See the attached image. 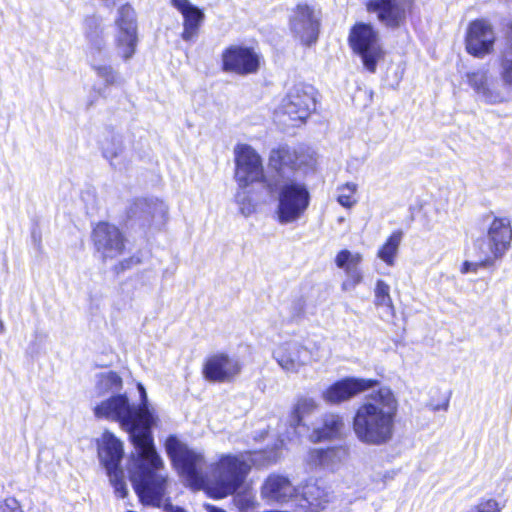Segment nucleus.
I'll return each instance as SVG.
<instances>
[{"mask_svg": "<svg viewBox=\"0 0 512 512\" xmlns=\"http://www.w3.org/2000/svg\"><path fill=\"white\" fill-rule=\"evenodd\" d=\"M512 228L508 218L494 217L485 237L478 238L474 247L483 255H489L495 261L502 259L510 248Z\"/></svg>", "mask_w": 512, "mask_h": 512, "instance_id": "nucleus-9", "label": "nucleus"}, {"mask_svg": "<svg viewBox=\"0 0 512 512\" xmlns=\"http://www.w3.org/2000/svg\"><path fill=\"white\" fill-rule=\"evenodd\" d=\"M498 64L503 85L512 89V23L507 27L504 45L498 56Z\"/></svg>", "mask_w": 512, "mask_h": 512, "instance_id": "nucleus-26", "label": "nucleus"}, {"mask_svg": "<svg viewBox=\"0 0 512 512\" xmlns=\"http://www.w3.org/2000/svg\"><path fill=\"white\" fill-rule=\"evenodd\" d=\"M139 404L129 401L126 393L110 396L97 404L93 411L97 418L120 423L129 435L134 451L128 459L127 470L140 501L160 505L167 488V476L161 473L164 461L158 453L153 429L158 416L148 400L142 383H137Z\"/></svg>", "mask_w": 512, "mask_h": 512, "instance_id": "nucleus-1", "label": "nucleus"}, {"mask_svg": "<svg viewBox=\"0 0 512 512\" xmlns=\"http://www.w3.org/2000/svg\"><path fill=\"white\" fill-rule=\"evenodd\" d=\"M261 56L252 47L231 45L222 52V70L245 76L260 68Z\"/></svg>", "mask_w": 512, "mask_h": 512, "instance_id": "nucleus-13", "label": "nucleus"}, {"mask_svg": "<svg viewBox=\"0 0 512 512\" xmlns=\"http://www.w3.org/2000/svg\"><path fill=\"white\" fill-rule=\"evenodd\" d=\"M165 450L173 467L189 485L206 486L218 498L238 491L250 471V465L241 456L228 454L212 465L208 475L203 454L189 448L176 435L166 438Z\"/></svg>", "mask_w": 512, "mask_h": 512, "instance_id": "nucleus-2", "label": "nucleus"}, {"mask_svg": "<svg viewBox=\"0 0 512 512\" xmlns=\"http://www.w3.org/2000/svg\"><path fill=\"white\" fill-rule=\"evenodd\" d=\"M235 179L239 188L246 189L252 183L262 182L265 186V177L260 155L248 144H239L235 147Z\"/></svg>", "mask_w": 512, "mask_h": 512, "instance_id": "nucleus-10", "label": "nucleus"}, {"mask_svg": "<svg viewBox=\"0 0 512 512\" xmlns=\"http://www.w3.org/2000/svg\"><path fill=\"white\" fill-rule=\"evenodd\" d=\"M32 238H33V240L35 242L37 241V237H36V232L35 231L32 232Z\"/></svg>", "mask_w": 512, "mask_h": 512, "instance_id": "nucleus-49", "label": "nucleus"}, {"mask_svg": "<svg viewBox=\"0 0 512 512\" xmlns=\"http://www.w3.org/2000/svg\"><path fill=\"white\" fill-rule=\"evenodd\" d=\"M356 410L352 427L357 439L367 445L380 446L392 439L397 401L392 390L380 387Z\"/></svg>", "mask_w": 512, "mask_h": 512, "instance_id": "nucleus-3", "label": "nucleus"}, {"mask_svg": "<svg viewBox=\"0 0 512 512\" xmlns=\"http://www.w3.org/2000/svg\"><path fill=\"white\" fill-rule=\"evenodd\" d=\"M283 112L293 122L303 123L316 109L314 88L312 86H294L283 100Z\"/></svg>", "mask_w": 512, "mask_h": 512, "instance_id": "nucleus-15", "label": "nucleus"}, {"mask_svg": "<svg viewBox=\"0 0 512 512\" xmlns=\"http://www.w3.org/2000/svg\"><path fill=\"white\" fill-rule=\"evenodd\" d=\"M356 189V184L346 183L339 188L340 193L337 196V202L345 208H351L356 203V200L353 199V194L356 192Z\"/></svg>", "mask_w": 512, "mask_h": 512, "instance_id": "nucleus-38", "label": "nucleus"}, {"mask_svg": "<svg viewBox=\"0 0 512 512\" xmlns=\"http://www.w3.org/2000/svg\"><path fill=\"white\" fill-rule=\"evenodd\" d=\"M241 371V364L226 353L209 356L203 365V377L212 383L231 382Z\"/></svg>", "mask_w": 512, "mask_h": 512, "instance_id": "nucleus-18", "label": "nucleus"}, {"mask_svg": "<svg viewBox=\"0 0 512 512\" xmlns=\"http://www.w3.org/2000/svg\"><path fill=\"white\" fill-rule=\"evenodd\" d=\"M343 426L342 416L335 413H326L322 417L321 426L313 429L310 438L314 442L336 438L340 435Z\"/></svg>", "mask_w": 512, "mask_h": 512, "instance_id": "nucleus-27", "label": "nucleus"}, {"mask_svg": "<svg viewBox=\"0 0 512 512\" xmlns=\"http://www.w3.org/2000/svg\"><path fill=\"white\" fill-rule=\"evenodd\" d=\"M0 512H23V510L15 498H7L0 504Z\"/></svg>", "mask_w": 512, "mask_h": 512, "instance_id": "nucleus-41", "label": "nucleus"}, {"mask_svg": "<svg viewBox=\"0 0 512 512\" xmlns=\"http://www.w3.org/2000/svg\"><path fill=\"white\" fill-rule=\"evenodd\" d=\"M5 332V325L4 322L0 319V334H3Z\"/></svg>", "mask_w": 512, "mask_h": 512, "instance_id": "nucleus-48", "label": "nucleus"}, {"mask_svg": "<svg viewBox=\"0 0 512 512\" xmlns=\"http://www.w3.org/2000/svg\"><path fill=\"white\" fill-rule=\"evenodd\" d=\"M294 152L296 154V159L294 160L295 171L303 170L304 172H307L315 167V152L312 151L310 148L299 147L297 149H294Z\"/></svg>", "mask_w": 512, "mask_h": 512, "instance_id": "nucleus-34", "label": "nucleus"}, {"mask_svg": "<svg viewBox=\"0 0 512 512\" xmlns=\"http://www.w3.org/2000/svg\"><path fill=\"white\" fill-rule=\"evenodd\" d=\"M294 148L280 145L270 151L268 166L274 172L271 177H292L295 172Z\"/></svg>", "mask_w": 512, "mask_h": 512, "instance_id": "nucleus-23", "label": "nucleus"}, {"mask_svg": "<svg viewBox=\"0 0 512 512\" xmlns=\"http://www.w3.org/2000/svg\"><path fill=\"white\" fill-rule=\"evenodd\" d=\"M362 261V256L359 253L353 254L348 249H343L338 252L335 258V264L338 268L346 270L350 267L358 266Z\"/></svg>", "mask_w": 512, "mask_h": 512, "instance_id": "nucleus-35", "label": "nucleus"}, {"mask_svg": "<svg viewBox=\"0 0 512 512\" xmlns=\"http://www.w3.org/2000/svg\"><path fill=\"white\" fill-rule=\"evenodd\" d=\"M316 408V402L312 398H301L293 406L289 417V427L293 433L302 436L308 432L309 428L303 423L305 414L312 412Z\"/></svg>", "mask_w": 512, "mask_h": 512, "instance_id": "nucleus-29", "label": "nucleus"}, {"mask_svg": "<svg viewBox=\"0 0 512 512\" xmlns=\"http://www.w3.org/2000/svg\"><path fill=\"white\" fill-rule=\"evenodd\" d=\"M347 456V450L342 446L315 449L311 452L314 464L329 470H334Z\"/></svg>", "mask_w": 512, "mask_h": 512, "instance_id": "nucleus-28", "label": "nucleus"}, {"mask_svg": "<svg viewBox=\"0 0 512 512\" xmlns=\"http://www.w3.org/2000/svg\"><path fill=\"white\" fill-rule=\"evenodd\" d=\"M91 239L102 261L115 259L125 250L124 234L117 226L108 222H99L92 230Z\"/></svg>", "mask_w": 512, "mask_h": 512, "instance_id": "nucleus-12", "label": "nucleus"}, {"mask_svg": "<svg viewBox=\"0 0 512 512\" xmlns=\"http://www.w3.org/2000/svg\"><path fill=\"white\" fill-rule=\"evenodd\" d=\"M162 500H164V497L162 498ZM141 502L144 503V504H147L144 501H141ZM148 504L151 505V503H148ZM152 506H155V507L163 506V510L165 512H186L182 507L174 506L169 501H166V502L161 501L160 505H153L152 504Z\"/></svg>", "mask_w": 512, "mask_h": 512, "instance_id": "nucleus-44", "label": "nucleus"}, {"mask_svg": "<svg viewBox=\"0 0 512 512\" xmlns=\"http://www.w3.org/2000/svg\"><path fill=\"white\" fill-rule=\"evenodd\" d=\"M83 29L85 38L88 42L90 53L92 55L93 61H95L97 55L99 57L104 55L106 46L101 17L97 15H90L85 17Z\"/></svg>", "mask_w": 512, "mask_h": 512, "instance_id": "nucleus-24", "label": "nucleus"}, {"mask_svg": "<svg viewBox=\"0 0 512 512\" xmlns=\"http://www.w3.org/2000/svg\"><path fill=\"white\" fill-rule=\"evenodd\" d=\"M344 271L346 272L348 278L351 280L353 286L358 285L362 281V273L358 266L350 267Z\"/></svg>", "mask_w": 512, "mask_h": 512, "instance_id": "nucleus-43", "label": "nucleus"}, {"mask_svg": "<svg viewBox=\"0 0 512 512\" xmlns=\"http://www.w3.org/2000/svg\"><path fill=\"white\" fill-rule=\"evenodd\" d=\"M98 458L104 467L111 485L119 498L128 495L121 462L124 456L123 443L110 431L106 430L97 440Z\"/></svg>", "mask_w": 512, "mask_h": 512, "instance_id": "nucleus-5", "label": "nucleus"}, {"mask_svg": "<svg viewBox=\"0 0 512 512\" xmlns=\"http://www.w3.org/2000/svg\"><path fill=\"white\" fill-rule=\"evenodd\" d=\"M115 24L119 29L118 46L122 49L123 58L130 59L135 53L137 44V21L133 7L126 3L119 7Z\"/></svg>", "mask_w": 512, "mask_h": 512, "instance_id": "nucleus-17", "label": "nucleus"}, {"mask_svg": "<svg viewBox=\"0 0 512 512\" xmlns=\"http://www.w3.org/2000/svg\"><path fill=\"white\" fill-rule=\"evenodd\" d=\"M475 512H500V511H499L498 503L493 499H489L485 502L480 503L477 506Z\"/></svg>", "mask_w": 512, "mask_h": 512, "instance_id": "nucleus-42", "label": "nucleus"}, {"mask_svg": "<svg viewBox=\"0 0 512 512\" xmlns=\"http://www.w3.org/2000/svg\"><path fill=\"white\" fill-rule=\"evenodd\" d=\"M101 150L103 157L109 160L111 166L116 168L114 160L118 158L124 150L122 136L112 130L107 131L104 139L101 141Z\"/></svg>", "mask_w": 512, "mask_h": 512, "instance_id": "nucleus-31", "label": "nucleus"}, {"mask_svg": "<svg viewBox=\"0 0 512 512\" xmlns=\"http://www.w3.org/2000/svg\"><path fill=\"white\" fill-rule=\"evenodd\" d=\"M378 384L379 381L376 379L344 377L335 381L323 391L322 397L325 402L338 405L352 399L362 392L373 389Z\"/></svg>", "mask_w": 512, "mask_h": 512, "instance_id": "nucleus-14", "label": "nucleus"}, {"mask_svg": "<svg viewBox=\"0 0 512 512\" xmlns=\"http://www.w3.org/2000/svg\"><path fill=\"white\" fill-rule=\"evenodd\" d=\"M374 304L377 307H384L387 313L394 315V305L390 296V286L382 279L376 281L374 289Z\"/></svg>", "mask_w": 512, "mask_h": 512, "instance_id": "nucleus-33", "label": "nucleus"}, {"mask_svg": "<svg viewBox=\"0 0 512 512\" xmlns=\"http://www.w3.org/2000/svg\"><path fill=\"white\" fill-rule=\"evenodd\" d=\"M170 2L183 17L182 40L185 42L195 41L205 19L203 10L189 0H170Z\"/></svg>", "mask_w": 512, "mask_h": 512, "instance_id": "nucleus-19", "label": "nucleus"}, {"mask_svg": "<svg viewBox=\"0 0 512 512\" xmlns=\"http://www.w3.org/2000/svg\"><path fill=\"white\" fill-rule=\"evenodd\" d=\"M466 78L469 86L483 102L494 105L506 100L505 95L500 90L489 86V71L487 69L468 72Z\"/></svg>", "mask_w": 512, "mask_h": 512, "instance_id": "nucleus-21", "label": "nucleus"}, {"mask_svg": "<svg viewBox=\"0 0 512 512\" xmlns=\"http://www.w3.org/2000/svg\"><path fill=\"white\" fill-rule=\"evenodd\" d=\"M123 380L115 371L101 372L96 375L95 389L99 396L121 394Z\"/></svg>", "mask_w": 512, "mask_h": 512, "instance_id": "nucleus-30", "label": "nucleus"}, {"mask_svg": "<svg viewBox=\"0 0 512 512\" xmlns=\"http://www.w3.org/2000/svg\"><path fill=\"white\" fill-rule=\"evenodd\" d=\"M333 499V492L324 481H309L302 489V500L306 503L309 512H320Z\"/></svg>", "mask_w": 512, "mask_h": 512, "instance_id": "nucleus-22", "label": "nucleus"}, {"mask_svg": "<svg viewBox=\"0 0 512 512\" xmlns=\"http://www.w3.org/2000/svg\"><path fill=\"white\" fill-rule=\"evenodd\" d=\"M494 263L495 260L492 257H490L489 255H483L479 251V261H464L461 267V272L463 274H468L471 272L476 273L479 268H488L493 266Z\"/></svg>", "mask_w": 512, "mask_h": 512, "instance_id": "nucleus-37", "label": "nucleus"}, {"mask_svg": "<svg viewBox=\"0 0 512 512\" xmlns=\"http://www.w3.org/2000/svg\"><path fill=\"white\" fill-rule=\"evenodd\" d=\"M403 235L402 230H395L378 250L377 256L388 266L394 265Z\"/></svg>", "mask_w": 512, "mask_h": 512, "instance_id": "nucleus-32", "label": "nucleus"}, {"mask_svg": "<svg viewBox=\"0 0 512 512\" xmlns=\"http://www.w3.org/2000/svg\"><path fill=\"white\" fill-rule=\"evenodd\" d=\"M141 262L140 258L137 256H132L127 259L120 261L115 265L114 271L119 274L124 272L125 270L130 269L132 266L137 265Z\"/></svg>", "mask_w": 512, "mask_h": 512, "instance_id": "nucleus-40", "label": "nucleus"}, {"mask_svg": "<svg viewBox=\"0 0 512 512\" xmlns=\"http://www.w3.org/2000/svg\"><path fill=\"white\" fill-rule=\"evenodd\" d=\"M273 357L284 370L296 372L310 360L311 353L299 342L291 341L279 346L273 352Z\"/></svg>", "mask_w": 512, "mask_h": 512, "instance_id": "nucleus-20", "label": "nucleus"}, {"mask_svg": "<svg viewBox=\"0 0 512 512\" xmlns=\"http://www.w3.org/2000/svg\"><path fill=\"white\" fill-rule=\"evenodd\" d=\"M93 70L97 76L104 80L106 86H112L119 82L120 74L111 65H96L92 64Z\"/></svg>", "mask_w": 512, "mask_h": 512, "instance_id": "nucleus-36", "label": "nucleus"}, {"mask_svg": "<svg viewBox=\"0 0 512 512\" xmlns=\"http://www.w3.org/2000/svg\"><path fill=\"white\" fill-rule=\"evenodd\" d=\"M348 43L365 69L374 73L384 56L378 30L371 23L357 22L350 29Z\"/></svg>", "mask_w": 512, "mask_h": 512, "instance_id": "nucleus-6", "label": "nucleus"}, {"mask_svg": "<svg viewBox=\"0 0 512 512\" xmlns=\"http://www.w3.org/2000/svg\"><path fill=\"white\" fill-rule=\"evenodd\" d=\"M168 206L158 198H136L126 209V224L131 228H147L165 223Z\"/></svg>", "mask_w": 512, "mask_h": 512, "instance_id": "nucleus-8", "label": "nucleus"}, {"mask_svg": "<svg viewBox=\"0 0 512 512\" xmlns=\"http://www.w3.org/2000/svg\"><path fill=\"white\" fill-rule=\"evenodd\" d=\"M235 201L239 206H241L251 200L245 189L240 188V191H238L235 195Z\"/></svg>", "mask_w": 512, "mask_h": 512, "instance_id": "nucleus-45", "label": "nucleus"}, {"mask_svg": "<svg viewBox=\"0 0 512 512\" xmlns=\"http://www.w3.org/2000/svg\"><path fill=\"white\" fill-rule=\"evenodd\" d=\"M206 509L208 512H226L224 509H221L210 504L206 505Z\"/></svg>", "mask_w": 512, "mask_h": 512, "instance_id": "nucleus-47", "label": "nucleus"}, {"mask_svg": "<svg viewBox=\"0 0 512 512\" xmlns=\"http://www.w3.org/2000/svg\"><path fill=\"white\" fill-rule=\"evenodd\" d=\"M495 33L492 26L484 19L469 23L465 38L466 51L477 58H482L493 51Z\"/></svg>", "mask_w": 512, "mask_h": 512, "instance_id": "nucleus-16", "label": "nucleus"}, {"mask_svg": "<svg viewBox=\"0 0 512 512\" xmlns=\"http://www.w3.org/2000/svg\"><path fill=\"white\" fill-rule=\"evenodd\" d=\"M295 493L296 489L289 479L281 475H270L261 490L263 498L281 503L287 502Z\"/></svg>", "mask_w": 512, "mask_h": 512, "instance_id": "nucleus-25", "label": "nucleus"}, {"mask_svg": "<svg viewBox=\"0 0 512 512\" xmlns=\"http://www.w3.org/2000/svg\"><path fill=\"white\" fill-rule=\"evenodd\" d=\"M321 22V10L307 3L297 4L291 10L288 21L292 36L307 47L317 43Z\"/></svg>", "mask_w": 512, "mask_h": 512, "instance_id": "nucleus-7", "label": "nucleus"}, {"mask_svg": "<svg viewBox=\"0 0 512 512\" xmlns=\"http://www.w3.org/2000/svg\"><path fill=\"white\" fill-rule=\"evenodd\" d=\"M265 189L277 201L275 215L282 225L299 220L310 205L307 185L294 177H269L265 181Z\"/></svg>", "mask_w": 512, "mask_h": 512, "instance_id": "nucleus-4", "label": "nucleus"}, {"mask_svg": "<svg viewBox=\"0 0 512 512\" xmlns=\"http://www.w3.org/2000/svg\"><path fill=\"white\" fill-rule=\"evenodd\" d=\"M304 310H305V301L303 298L299 297V298H296L294 299L292 302H291V306H290V321H297L298 319H300L303 314H304Z\"/></svg>", "mask_w": 512, "mask_h": 512, "instance_id": "nucleus-39", "label": "nucleus"}, {"mask_svg": "<svg viewBox=\"0 0 512 512\" xmlns=\"http://www.w3.org/2000/svg\"><path fill=\"white\" fill-rule=\"evenodd\" d=\"M366 9L375 13L380 24L390 30L405 26L412 12L414 0H366Z\"/></svg>", "mask_w": 512, "mask_h": 512, "instance_id": "nucleus-11", "label": "nucleus"}, {"mask_svg": "<svg viewBox=\"0 0 512 512\" xmlns=\"http://www.w3.org/2000/svg\"><path fill=\"white\" fill-rule=\"evenodd\" d=\"M239 210L242 215L247 217L254 211V206L252 205L251 201H248L247 203L239 206Z\"/></svg>", "mask_w": 512, "mask_h": 512, "instance_id": "nucleus-46", "label": "nucleus"}]
</instances>
